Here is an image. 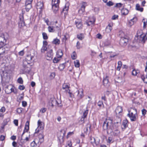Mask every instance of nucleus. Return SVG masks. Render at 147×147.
Here are the masks:
<instances>
[{"label":"nucleus","instance_id":"1","mask_svg":"<svg viewBox=\"0 0 147 147\" xmlns=\"http://www.w3.org/2000/svg\"><path fill=\"white\" fill-rule=\"evenodd\" d=\"M120 124L113 123V119L110 118L106 119L102 125L103 129L107 130L108 134H110L114 136H117L119 135L120 131L119 130L118 126Z\"/></svg>","mask_w":147,"mask_h":147},{"label":"nucleus","instance_id":"2","mask_svg":"<svg viewBox=\"0 0 147 147\" xmlns=\"http://www.w3.org/2000/svg\"><path fill=\"white\" fill-rule=\"evenodd\" d=\"M128 111L129 113L127 116L129 117L131 121H136L138 118L137 110L134 108H131Z\"/></svg>","mask_w":147,"mask_h":147},{"label":"nucleus","instance_id":"3","mask_svg":"<svg viewBox=\"0 0 147 147\" xmlns=\"http://www.w3.org/2000/svg\"><path fill=\"white\" fill-rule=\"evenodd\" d=\"M122 111V107L118 106L115 110V112L116 115V118L114 120L115 123L120 124L121 121V113Z\"/></svg>","mask_w":147,"mask_h":147},{"label":"nucleus","instance_id":"4","mask_svg":"<svg viewBox=\"0 0 147 147\" xmlns=\"http://www.w3.org/2000/svg\"><path fill=\"white\" fill-rule=\"evenodd\" d=\"M62 106L61 101L59 100H57L55 98H52L49 100L48 106L49 108H52L54 106H57L59 107H61Z\"/></svg>","mask_w":147,"mask_h":147},{"label":"nucleus","instance_id":"5","mask_svg":"<svg viewBox=\"0 0 147 147\" xmlns=\"http://www.w3.org/2000/svg\"><path fill=\"white\" fill-rule=\"evenodd\" d=\"M147 39V35L145 34H142L140 36H136L134 40L135 41L140 43H144Z\"/></svg>","mask_w":147,"mask_h":147},{"label":"nucleus","instance_id":"6","mask_svg":"<svg viewBox=\"0 0 147 147\" xmlns=\"http://www.w3.org/2000/svg\"><path fill=\"white\" fill-rule=\"evenodd\" d=\"M35 51L34 50H31L27 55L26 59L29 61V63H31L33 61V59L35 55Z\"/></svg>","mask_w":147,"mask_h":147},{"label":"nucleus","instance_id":"7","mask_svg":"<svg viewBox=\"0 0 147 147\" xmlns=\"http://www.w3.org/2000/svg\"><path fill=\"white\" fill-rule=\"evenodd\" d=\"M69 86L67 84L64 83L62 85L61 90L63 92L68 93L69 94V96L70 97H72L73 94L70 92L69 89Z\"/></svg>","mask_w":147,"mask_h":147},{"label":"nucleus","instance_id":"8","mask_svg":"<svg viewBox=\"0 0 147 147\" xmlns=\"http://www.w3.org/2000/svg\"><path fill=\"white\" fill-rule=\"evenodd\" d=\"M59 0H52V7L53 9L55 11H57L59 9Z\"/></svg>","mask_w":147,"mask_h":147},{"label":"nucleus","instance_id":"9","mask_svg":"<svg viewBox=\"0 0 147 147\" xmlns=\"http://www.w3.org/2000/svg\"><path fill=\"white\" fill-rule=\"evenodd\" d=\"M128 42V39L127 37L124 36L121 38L119 44L122 47H124L126 45Z\"/></svg>","mask_w":147,"mask_h":147},{"label":"nucleus","instance_id":"10","mask_svg":"<svg viewBox=\"0 0 147 147\" xmlns=\"http://www.w3.org/2000/svg\"><path fill=\"white\" fill-rule=\"evenodd\" d=\"M6 41L4 35L3 34H0V46H2L6 44Z\"/></svg>","mask_w":147,"mask_h":147},{"label":"nucleus","instance_id":"11","mask_svg":"<svg viewBox=\"0 0 147 147\" xmlns=\"http://www.w3.org/2000/svg\"><path fill=\"white\" fill-rule=\"evenodd\" d=\"M87 108V107H86ZM88 112V110L87 109L83 113V115L82 116L80 120V122L82 123H83L85 122V119L86 118Z\"/></svg>","mask_w":147,"mask_h":147},{"label":"nucleus","instance_id":"12","mask_svg":"<svg viewBox=\"0 0 147 147\" xmlns=\"http://www.w3.org/2000/svg\"><path fill=\"white\" fill-rule=\"evenodd\" d=\"M87 3L86 2H83L81 4L82 5L80 9L79 10L78 12L79 13L82 14L85 11V9Z\"/></svg>","mask_w":147,"mask_h":147},{"label":"nucleus","instance_id":"13","mask_svg":"<svg viewBox=\"0 0 147 147\" xmlns=\"http://www.w3.org/2000/svg\"><path fill=\"white\" fill-rule=\"evenodd\" d=\"M53 53L52 49H50L48 51L47 53L46 59L47 60H50L52 59L53 57Z\"/></svg>","mask_w":147,"mask_h":147},{"label":"nucleus","instance_id":"14","mask_svg":"<svg viewBox=\"0 0 147 147\" xmlns=\"http://www.w3.org/2000/svg\"><path fill=\"white\" fill-rule=\"evenodd\" d=\"M36 8L40 13L42 11V9L43 8V3L41 1L38 2L37 3Z\"/></svg>","mask_w":147,"mask_h":147},{"label":"nucleus","instance_id":"15","mask_svg":"<svg viewBox=\"0 0 147 147\" xmlns=\"http://www.w3.org/2000/svg\"><path fill=\"white\" fill-rule=\"evenodd\" d=\"M77 96L79 99L82 98L83 97V91L82 89H79L77 92Z\"/></svg>","mask_w":147,"mask_h":147},{"label":"nucleus","instance_id":"16","mask_svg":"<svg viewBox=\"0 0 147 147\" xmlns=\"http://www.w3.org/2000/svg\"><path fill=\"white\" fill-rule=\"evenodd\" d=\"M138 19L136 17H134L129 21L128 25L129 26H131L137 21Z\"/></svg>","mask_w":147,"mask_h":147},{"label":"nucleus","instance_id":"17","mask_svg":"<svg viewBox=\"0 0 147 147\" xmlns=\"http://www.w3.org/2000/svg\"><path fill=\"white\" fill-rule=\"evenodd\" d=\"M47 44V42L46 41H43V46L41 49V52L42 53H44L45 51H46L47 48L46 47Z\"/></svg>","mask_w":147,"mask_h":147},{"label":"nucleus","instance_id":"18","mask_svg":"<svg viewBox=\"0 0 147 147\" xmlns=\"http://www.w3.org/2000/svg\"><path fill=\"white\" fill-rule=\"evenodd\" d=\"M108 76H106L105 77L103 78V84L104 86H107L109 83Z\"/></svg>","mask_w":147,"mask_h":147},{"label":"nucleus","instance_id":"19","mask_svg":"<svg viewBox=\"0 0 147 147\" xmlns=\"http://www.w3.org/2000/svg\"><path fill=\"white\" fill-rule=\"evenodd\" d=\"M128 122V121L127 120H124L123 121L122 125L121 126V128L123 130H124V129L127 127Z\"/></svg>","mask_w":147,"mask_h":147},{"label":"nucleus","instance_id":"20","mask_svg":"<svg viewBox=\"0 0 147 147\" xmlns=\"http://www.w3.org/2000/svg\"><path fill=\"white\" fill-rule=\"evenodd\" d=\"M32 3H30L25 2V9L27 11H28L32 7Z\"/></svg>","mask_w":147,"mask_h":147},{"label":"nucleus","instance_id":"21","mask_svg":"<svg viewBox=\"0 0 147 147\" xmlns=\"http://www.w3.org/2000/svg\"><path fill=\"white\" fill-rule=\"evenodd\" d=\"M39 144V141L38 139H35L34 141L32 142L30 144L31 146L32 147H35L37 146V144Z\"/></svg>","mask_w":147,"mask_h":147},{"label":"nucleus","instance_id":"22","mask_svg":"<svg viewBox=\"0 0 147 147\" xmlns=\"http://www.w3.org/2000/svg\"><path fill=\"white\" fill-rule=\"evenodd\" d=\"M63 55V53L62 50L61 49H59L57 51L56 57L58 58H61Z\"/></svg>","mask_w":147,"mask_h":147},{"label":"nucleus","instance_id":"23","mask_svg":"<svg viewBox=\"0 0 147 147\" xmlns=\"http://www.w3.org/2000/svg\"><path fill=\"white\" fill-rule=\"evenodd\" d=\"M38 138L39 139V143L41 144L44 141V136L42 134H39L38 135Z\"/></svg>","mask_w":147,"mask_h":147},{"label":"nucleus","instance_id":"24","mask_svg":"<svg viewBox=\"0 0 147 147\" xmlns=\"http://www.w3.org/2000/svg\"><path fill=\"white\" fill-rule=\"evenodd\" d=\"M0 47V56L2 57L3 55L5 53V47L3 46Z\"/></svg>","mask_w":147,"mask_h":147},{"label":"nucleus","instance_id":"25","mask_svg":"<svg viewBox=\"0 0 147 147\" xmlns=\"http://www.w3.org/2000/svg\"><path fill=\"white\" fill-rule=\"evenodd\" d=\"M69 38V36L67 33H65L63 36V37L62 38V42H65L66 40Z\"/></svg>","mask_w":147,"mask_h":147},{"label":"nucleus","instance_id":"26","mask_svg":"<svg viewBox=\"0 0 147 147\" xmlns=\"http://www.w3.org/2000/svg\"><path fill=\"white\" fill-rule=\"evenodd\" d=\"M20 21L19 22V25L21 24V26H25V24L23 20V16H21L20 17Z\"/></svg>","mask_w":147,"mask_h":147},{"label":"nucleus","instance_id":"27","mask_svg":"<svg viewBox=\"0 0 147 147\" xmlns=\"http://www.w3.org/2000/svg\"><path fill=\"white\" fill-rule=\"evenodd\" d=\"M77 37L79 39L82 40L84 37V34L83 33H80L79 34H78L77 35Z\"/></svg>","mask_w":147,"mask_h":147},{"label":"nucleus","instance_id":"28","mask_svg":"<svg viewBox=\"0 0 147 147\" xmlns=\"http://www.w3.org/2000/svg\"><path fill=\"white\" fill-rule=\"evenodd\" d=\"M29 122L27 121L25 124L24 130L27 132L29 129Z\"/></svg>","mask_w":147,"mask_h":147},{"label":"nucleus","instance_id":"29","mask_svg":"<svg viewBox=\"0 0 147 147\" xmlns=\"http://www.w3.org/2000/svg\"><path fill=\"white\" fill-rule=\"evenodd\" d=\"M1 76L2 78H5V76L7 77V73L4 71H2L0 72Z\"/></svg>","mask_w":147,"mask_h":147},{"label":"nucleus","instance_id":"30","mask_svg":"<svg viewBox=\"0 0 147 147\" xmlns=\"http://www.w3.org/2000/svg\"><path fill=\"white\" fill-rule=\"evenodd\" d=\"M8 88H9V89H10V91L7 92V93L8 94L9 93H11L12 92H13L14 93H15L14 91V89L12 88L10 86H7L5 88V91H7V90L8 89Z\"/></svg>","mask_w":147,"mask_h":147},{"label":"nucleus","instance_id":"31","mask_svg":"<svg viewBox=\"0 0 147 147\" xmlns=\"http://www.w3.org/2000/svg\"><path fill=\"white\" fill-rule=\"evenodd\" d=\"M141 78L145 83H147V72H146V75L142 76Z\"/></svg>","mask_w":147,"mask_h":147},{"label":"nucleus","instance_id":"32","mask_svg":"<svg viewBox=\"0 0 147 147\" xmlns=\"http://www.w3.org/2000/svg\"><path fill=\"white\" fill-rule=\"evenodd\" d=\"M140 72V71L138 70H136L135 69H134L133 70V71L132 72V74L133 76H136L137 75V74H138Z\"/></svg>","mask_w":147,"mask_h":147},{"label":"nucleus","instance_id":"33","mask_svg":"<svg viewBox=\"0 0 147 147\" xmlns=\"http://www.w3.org/2000/svg\"><path fill=\"white\" fill-rule=\"evenodd\" d=\"M38 127H40L42 129L44 128V125H43L42 122L40 120L38 122Z\"/></svg>","mask_w":147,"mask_h":147},{"label":"nucleus","instance_id":"34","mask_svg":"<svg viewBox=\"0 0 147 147\" xmlns=\"http://www.w3.org/2000/svg\"><path fill=\"white\" fill-rule=\"evenodd\" d=\"M136 9L137 10L142 12L143 10V8L142 7H140V5L137 4L136 5Z\"/></svg>","mask_w":147,"mask_h":147},{"label":"nucleus","instance_id":"35","mask_svg":"<svg viewBox=\"0 0 147 147\" xmlns=\"http://www.w3.org/2000/svg\"><path fill=\"white\" fill-rule=\"evenodd\" d=\"M75 66L76 67H78L80 66L79 61L78 60H76L74 62Z\"/></svg>","mask_w":147,"mask_h":147},{"label":"nucleus","instance_id":"36","mask_svg":"<svg viewBox=\"0 0 147 147\" xmlns=\"http://www.w3.org/2000/svg\"><path fill=\"white\" fill-rule=\"evenodd\" d=\"M112 29V27L109 25L106 28V31L107 32L109 33L111 31Z\"/></svg>","mask_w":147,"mask_h":147},{"label":"nucleus","instance_id":"37","mask_svg":"<svg viewBox=\"0 0 147 147\" xmlns=\"http://www.w3.org/2000/svg\"><path fill=\"white\" fill-rule=\"evenodd\" d=\"M76 26L78 28L81 29L82 28V24L80 22H76Z\"/></svg>","mask_w":147,"mask_h":147},{"label":"nucleus","instance_id":"38","mask_svg":"<svg viewBox=\"0 0 147 147\" xmlns=\"http://www.w3.org/2000/svg\"><path fill=\"white\" fill-rule=\"evenodd\" d=\"M121 12L124 15H127L128 13V10L126 9H123L121 10Z\"/></svg>","mask_w":147,"mask_h":147},{"label":"nucleus","instance_id":"39","mask_svg":"<svg viewBox=\"0 0 147 147\" xmlns=\"http://www.w3.org/2000/svg\"><path fill=\"white\" fill-rule=\"evenodd\" d=\"M28 62L29 61H27V60H26V59L23 60V66L24 67H27V65L30 64L31 63H29Z\"/></svg>","mask_w":147,"mask_h":147},{"label":"nucleus","instance_id":"40","mask_svg":"<svg viewBox=\"0 0 147 147\" xmlns=\"http://www.w3.org/2000/svg\"><path fill=\"white\" fill-rule=\"evenodd\" d=\"M54 28L53 26H49L48 28L49 31L51 32H54L55 31Z\"/></svg>","mask_w":147,"mask_h":147},{"label":"nucleus","instance_id":"41","mask_svg":"<svg viewBox=\"0 0 147 147\" xmlns=\"http://www.w3.org/2000/svg\"><path fill=\"white\" fill-rule=\"evenodd\" d=\"M60 42V41L59 39L57 38H55L53 41V43L55 45H58L59 44Z\"/></svg>","mask_w":147,"mask_h":147},{"label":"nucleus","instance_id":"42","mask_svg":"<svg viewBox=\"0 0 147 147\" xmlns=\"http://www.w3.org/2000/svg\"><path fill=\"white\" fill-rule=\"evenodd\" d=\"M65 67V65L64 64V63H63L59 65L58 68L60 70L62 71L64 69Z\"/></svg>","mask_w":147,"mask_h":147},{"label":"nucleus","instance_id":"43","mask_svg":"<svg viewBox=\"0 0 147 147\" xmlns=\"http://www.w3.org/2000/svg\"><path fill=\"white\" fill-rule=\"evenodd\" d=\"M90 142L93 145L94 144H96V142H95V139L94 137H90Z\"/></svg>","mask_w":147,"mask_h":147},{"label":"nucleus","instance_id":"44","mask_svg":"<svg viewBox=\"0 0 147 147\" xmlns=\"http://www.w3.org/2000/svg\"><path fill=\"white\" fill-rule=\"evenodd\" d=\"M60 58L57 57H55L53 60V61L54 63H57L59 62L60 60Z\"/></svg>","mask_w":147,"mask_h":147},{"label":"nucleus","instance_id":"45","mask_svg":"<svg viewBox=\"0 0 147 147\" xmlns=\"http://www.w3.org/2000/svg\"><path fill=\"white\" fill-rule=\"evenodd\" d=\"M71 57L72 59H75L77 58L76 54L75 51L73 52L71 55Z\"/></svg>","mask_w":147,"mask_h":147},{"label":"nucleus","instance_id":"46","mask_svg":"<svg viewBox=\"0 0 147 147\" xmlns=\"http://www.w3.org/2000/svg\"><path fill=\"white\" fill-rule=\"evenodd\" d=\"M68 9V7H66L65 5V7L63 9V11H62V13H64L65 14L67 12V11Z\"/></svg>","mask_w":147,"mask_h":147},{"label":"nucleus","instance_id":"47","mask_svg":"<svg viewBox=\"0 0 147 147\" xmlns=\"http://www.w3.org/2000/svg\"><path fill=\"white\" fill-rule=\"evenodd\" d=\"M43 38L45 40H47L48 39V37L47 34L45 32H43L42 34Z\"/></svg>","mask_w":147,"mask_h":147},{"label":"nucleus","instance_id":"48","mask_svg":"<svg viewBox=\"0 0 147 147\" xmlns=\"http://www.w3.org/2000/svg\"><path fill=\"white\" fill-rule=\"evenodd\" d=\"M18 82L20 84H22L23 82V81L22 78L20 77L17 80Z\"/></svg>","mask_w":147,"mask_h":147},{"label":"nucleus","instance_id":"49","mask_svg":"<svg viewBox=\"0 0 147 147\" xmlns=\"http://www.w3.org/2000/svg\"><path fill=\"white\" fill-rule=\"evenodd\" d=\"M55 76V73H51L50 75V77L51 79H52L54 78Z\"/></svg>","mask_w":147,"mask_h":147},{"label":"nucleus","instance_id":"50","mask_svg":"<svg viewBox=\"0 0 147 147\" xmlns=\"http://www.w3.org/2000/svg\"><path fill=\"white\" fill-rule=\"evenodd\" d=\"M22 109L20 108H18L16 110V112L18 113H22Z\"/></svg>","mask_w":147,"mask_h":147},{"label":"nucleus","instance_id":"51","mask_svg":"<svg viewBox=\"0 0 147 147\" xmlns=\"http://www.w3.org/2000/svg\"><path fill=\"white\" fill-rule=\"evenodd\" d=\"M142 115L143 116H144L146 114L147 111L144 109H143L142 110Z\"/></svg>","mask_w":147,"mask_h":147},{"label":"nucleus","instance_id":"52","mask_svg":"<svg viewBox=\"0 0 147 147\" xmlns=\"http://www.w3.org/2000/svg\"><path fill=\"white\" fill-rule=\"evenodd\" d=\"M98 105L100 107H101L102 105H103V103L101 101H99L97 103Z\"/></svg>","mask_w":147,"mask_h":147},{"label":"nucleus","instance_id":"53","mask_svg":"<svg viewBox=\"0 0 147 147\" xmlns=\"http://www.w3.org/2000/svg\"><path fill=\"white\" fill-rule=\"evenodd\" d=\"M25 88L24 86L23 85H20L18 87V89L21 90H24Z\"/></svg>","mask_w":147,"mask_h":147},{"label":"nucleus","instance_id":"54","mask_svg":"<svg viewBox=\"0 0 147 147\" xmlns=\"http://www.w3.org/2000/svg\"><path fill=\"white\" fill-rule=\"evenodd\" d=\"M76 47L78 49H80V44L79 41H78L77 42Z\"/></svg>","mask_w":147,"mask_h":147},{"label":"nucleus","instance_id":"55","mask_svg":"<svg viewBox=\"0 0 147 147\" xmlns=\"http://www.w3.org/2000/svg\"><path fill=\"white\" fill-rule=\"evenodd\" d=\"M20 143L22 144H23L26 143V141L25 139H23L22 138H21L20 139Z\"/></svg>","mask_w":147,"mask_h":147},{"label":"nucleus","instance_id":"56","mask_svg":"<svg viewBox=\"0 0 147 147\" xmlns=\"http://www.w3.org/2000/svg\"><path fill=\"white\" fill-rule=\"evenodd\" d=\"M107 5L109 6H111L113 5V3L112 2L109 1L107 3Z\"/></svg>","mask_w":147,"mask_h":147},{"label":"nucleus","instance_id":"57","mask_svg":"<svg viewBox=\"0 0 147 147\" xmlns=\"http://www.w3.org/2000/svg\"><path fill=\"white\" fill-rule=\"evenodd\" d=\"M95 21V20H94L93 21H89L87 23V24L88 26H90L91 24H92L94 23Z\"/></svg>","mask_w":147,"mask_h":147},{"label":"nucleus","instance_id":"58","mask_svg":"<svg viewBox=\"0 0 147 147\" xmlns=\"http://www.w3.org/2000/svg\"><path fill=\"white\" fill-rule=\"evenodd\" d=\"M112 140V138L111 137H109L107 140V142L108 143H111V142Z\"/></svg>","mask_w":147,"mask_h":147},{"label":"nucleus","instance_id":"59","mask_svg":"<svg viewBox=\"0 0 147 147\" xmlns=\"http://www.w3.org/2000/svg\"><path fill=\"white\" fill-rule=\"evenodd\" d=\"M15 125L16 126H18V120L17 119H15L13 121Z\"/></svg>","mask_w":147,"mask_h":147},{"label":"nucleus","instance_id":"60","mask_svg":"<svg viewBox=\"0 0 147 147\" xmlns=\"http://www.w3.org/2000/svg\"><path fill=\"white\" fill-rule=\"evenodd\" d=\"M91 99L90 98V97L89 96H88L86 98V101L88 102H89L91 101Z\"/></svg>","mask_w":147,"mask_h":147},{"label":"nucleus","instance_id":"61","mask_svg":"<svg viewBox=\"0 0 147 147\" xmlns=\"http://www.w3.org/2000/svg\"><path fill=\"white\" fill-rule=\"evenodd\" d=\"M27 102L25 101H23L22 102V105L23 107H25L27 105Z\"/></svg>","mask_w":147,"mask_h":147},{"label":"nucleus","instance_id":"62","mask_svg":"<svg viewBox=\"0 0 147 147\" xmlns=\"http://www.w3.org/2000/svg\"><path fill=\"white\" fill-rule=\"evenodd\" d=\"M122 4L121 3H117L115 6V7H121Z\"/></svg>","mask_w":147,"mask_h":147},{"label":"nucleus","instance_id":"63","mask_svg":"<svg viewBox=\"0 0 147 147\" xmlns=\"http://www.w3.org/2000/svg\"><path fill=\"white\" fill-rule=\"evenodd\" d=\"M24 54V50H22L19 52V55L20 56H23Z\"/></svg>","mask_w":147,"mask_h":147},{"label":"nucleus","instance_id":"64","mask_svg":"<svg viewBox=\"0 0 147 147\" xmlns=\"http://www.w3.org/2000/svg\"><path fill=\"white\" fill-rule=\"evenodd\" d=\"M5 108L4 107H2V108L0 109V111L2 112H4L5 111Z\"/></svg>","mask_w":147,"mask_h":147}]
</instances>
